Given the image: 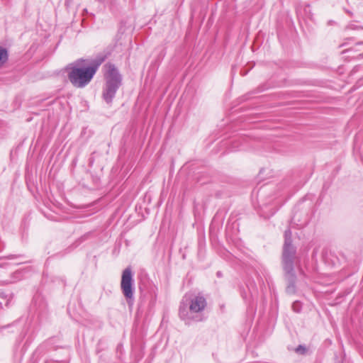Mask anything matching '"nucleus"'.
<instances>
[{
    "mask_svg": "<svg viewBox=\"0 0 363 363\" xmlns=\"http://www.w3.org/2000/svg\"><path fill=\"white\" fill-rule=\"evenodd\" d=\"M207 306V301L201 294H186L179 306V315L186 325L203 321L206 317L203 311Z\"/></svg>",
    "mask_w": 363,
    "mask_h": 363,
    "instance_id": "nucleus-1",
    "label": "nucleus"
},
{
    "mask_svg": "<svg viewBox=\"0 0 363 363\" xmlns=\"http://www.w3.org/2000/svg\"><path fill=\"white\" fill-rule=\"evenodd\" d=\"M83 62V59H79L66 67L69 82L77 88L85 87L93 79L99 67L94 65L84 67L82 66Z\"/></svg>",
    "mask_w": 363,
    "mask_h": 363,
    "instance_id": "nucleus-2",
    "label": "nucleus"
},
{
    "mask_svg": "<svg viewBox=\"0 0 363 363\" xmlns=\"http://www.w3.org/2000/svg\"><path fill=\"white\" fill-rule=\"evenodd\" d=\"M22 255H10L6 257H0V285H6L16 282L25 277V273L30 271V267H25L15 271L12 267L25 261L8 262L7 260L20 259Z\"/></svg>",
    "mask_w": 363,
    "mask_h": 363,
    "instance_id": "nucleus-3",
    "label": "nucleus"
},
{
    "mask_svg": "<svg viewBox=\"0 0 363 363\" xmlns=\"http://www.w3.org/2000/svg\"><path fill=\"white\" fill-rule=\"evenodd\" d=\"M104 79L102 99L108 105H111L117 91L122 84V76L113 65H109L104 75Z\"/></svg>",
    "mask_w": 363,
    "mask_h": 363,
    "instance_id": "nucleus-4",
    "label": "nucleus"
},
{
    "mask_svg": "<svg viewBox=\"0 0 363 363\" xmlns=\"http://www.w3.org/2000/svg\"><path fill=\"white\" fill-rule=\"evenodd\" d=\"M121 289L128 305L131 306L134 301V279L130 267L125 268L122 273Z\"/></svg>",
    "mask_w": 363,
    "mask_h": 363,
    "instance_id": "nucleus-5",
    "label": "nucleus"
},
{
    "mask_svg": "<svg viewBox=\"0 0 363 363\" xmlns=\"http://www.w3.org/2000/svg\"><path fill=\"white\" fill-rule=\"evenodd\" d=\"M296 262V260L281 261V265L284 272V279L287 283L286 291L289 294H294L296 291V274L294 270Z\"/></svg>",
    "mask_w": 363,
    "mask_h": 363,
    "instance_id": "nucleus-6",
    "label": "nucleus"
},
{
    "mask_svg": "<svg viewBox=\"0 0 363 363\" xmlns=\"http://www.w3.org/2000/svg\"><path fill=\"white\" fill-rule=\"evenodd\" d=\"M291 236L292 233L290 229L285 230L281 261L297 260L296 247L292 245Z\"/></svg>",
    "mask_w": 363,
    "mask_h": 363,
    "instance_id": "nucleus-7",
    "label": "nucleus"
},
{
    "mask_svg": "<svg viewBox=\"0 0 363 363\" xmlns=\"http://www.w3.org/2000/svg\"><path fill=\"white\" fill-rule=\"evenodd\" d=\"M31 308L35 311L39 321H43L48 315V304L45 298L39 294L33 297Z\"/></svg>",
    "mask_w": 363,
    "mask_h": 363,
    "instance_id": "nucleus-8",
    "label": "nucleus"
},
{
    "mask_svg": "<svg viewBox=\"0 0 363 363\" xmlns=\"http://www.w3.org/2000/svg\"><path fill=\"white\" fill-rule=\"evenodd\" d=\"M9 58L8 51L5 48L0 47V65L4 64Z\"/></svg>",
    "mask_w": 363,
    "mask_h": 363,
    "instance_id": "nucleus-9",
    "label": "nucleus"
},
{
    "mask_svg": "<svg viewBox=\"0 0 363 363\" xmlns=\"http://www.w3.org/2000/svg\"><path fill=\"white\" fill-rule=\"evenodd\" d=\"M292 309L296 313H299L301 311V302L296 301H294L292 304Z\"/></svg>",
    "mask_w": 363,
    "mask_h": 363,
    "instance_id": "nucleus-10",
    "label": "nucleus"
},
{
    "mask_svg": "<svg viewBox=\"0 0 363 363\" xmlns=\"http://www.w3.org/2000/svg\"><path fill=\"white\" fill-rule=\"evenodd\" d=\"M157 288H155L152 289V291L151 292V300H150V303L152 305H154L155 301H156V299H157Z\"/></svg>",
    "mask_w": 363,
    "mask_h": 363,
    "instance_id": "nucleus-11",
    "label": "nucleus"
},
{
    "mask_svg": "<svg viewBox=\"0 0 363 363\" xmlns=\"http://www.w3.org/2000/svg\"><path fill=\"white\" fill-rule=\"evenodd\" d=\"M45 363H69V361L67 359H48L45 360Z\"/></svg>",
    "mask_w": 363,
    "mask_h": 363,
    "instance_id": "nucleus-12",
    "label": "nucleus"
},
{
    "mask_svg": "<svg viewBox=\"0 0 363 363\" xmlns=\"http://www.w3.org/2000/svg\"><path fill=\"white\" fill-rule=\"evenodd\" d=\"M296 352L298 354H303L306 353V347L303 346V345H298L296 348Z\"/></svg>",
    "mask_w": 363,
    "mask_h": 363,
    "instance_id": "nucleus-13",
    "label": "nucleus"
},
{
    "mask_svg": "<svg viewBox=\"0 0 363 363\" xmlns=\"http://www.w3.org/2000/svg\"><path fill=\"white\" fill-rule=\"evenodd\" d=\"M248 289L250 291V293L251 294V296H253V294H255L257 292L255 284H250V285L247 284Z\"/></svg>",
    "mask_w": 363,
    "mask_h": 363,
    "instance_id": "nucleus-14",
    "label": "nucleus"
},
{
    "mask_svg": "<svg viewBox=\"0 0 363 363\" xmlns=\"http://www.w3.org/2000/svg\"><path fill=\"white\" fill-rule=\"evenodd\" d=\"M274 213H275V211H272V212H271V213L269 215H264V213H262L261 216L264 217L265 218H268L270 216H273L274 214Z\"/></svg>",
    "mask_w": 363,
    "mask_h": 363,
    "instance_id": "nucleus-15",
    "label": "nucleus"
},
{
    "mask_svg": "<svg viewBox=\"0 0 363 363\" xmlns=\"http://www.w3.org/2000/svg\"><path fill=\"white\" fill-rule=\"evenodd\" d=\"M4 244L2 242V240L0 239V252L4 249Z\"/></svg>",
    "mask_w": 363,
    "mask_h": 363,
    "instance_id": "nucleus-16",
    "label": "nucleus"
},
{
    "mask_svg": "<svg viewBox=\"0 0 363 363\" xmlns=\"http://www.w3.org/2000/svg\"><path fill=\"white\" fill-rule=\"evenodd\" d=\"M241 149H242V148H240V147H238V146H236V147H235V146H233V147H232V150H233V151L240 150H241Z\"/></svg>",
    "mask_w": 363,
    "mask_h": 363,
    "instance_id": "nucleus-17",
    "label": "nucleus"
},
{
    "mask_svg": "<svg viewBox=\"0 0 363 363\" xmlns=\"http://www.w3.org/2000/svg\"><path fill=\"white\" fill-rule=\"evenodd\" d=\"M216 274H217V277H220L222 276V273L220 271L217 272Z\"/></svg>",
    "mask_w": 363,
    "mask_h": 363,
    "instance_id": "nucleus-18",
    "label": "nucleus"
},
{
    "mask_svg": "<svg viewBox=\"0 0 363 363\" xmlns=\"http://www.w3.org/2000/svg\"><path fill=\"white\" fill-rule=\"evenodd\" d=\"M35 316H36V319H38L37 318V315H35V313H34V316H33V318H35ZM36 321L38 323H40L42 321H39L38 320H36Z\"/></svg>",
    "mask_w": 363,
    "mask_h": 363,
    "instance_id": "nucleus-19",
    "label": "nucleus"
},
{
    "mask_svg": "<svg viewBox=\"0 0 363 363\" xmlns=\"http://www.w3.org/2000/svg\"><path fill=\"white\" fill-rule=\"evenodd\" d=\"M10 326H11V325H7L3 326L2 328H9Z\"/></svg>",
    "mask_w": 363,
    "mask_h": 363,
    "instance_id": "nucleus-20",
    "label": "nucleus"
},
{
    "mask_svg": "<svg viewBox=\"0 0 363 363\" xmlns=\"http://www.w3.org/2000/svg\"><path fill=\"white\" fill-rule=\"evenodd\" d=\"M244 299H247V297L242 295Z\"/></svg>",
    "mask_w": 363,
    "mask_h": 363,
    "instance_id": "nucleus-21",
    "label": "nucleus"
},
{
    "mask_svg": "<svg viewBox=\"0 0 363 363\" xmlns=\"http://www.w3.org/2000/svg\"><path fill=\"white\" fill-rule=\"evenodd\" d=\"M33 321V320H31L30 324H31Z\"/></svg>",
    "mask_w": 363,
    "mask_h": 363,
    "instance_id": "nucleus-22",
    "label": "nucleus"
}]
</instances>
